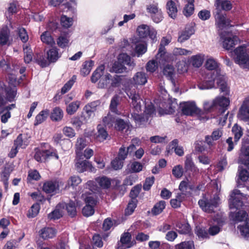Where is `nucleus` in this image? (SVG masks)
Listing matches in <instances>:
<instances>
[{
    "label": "nucleus",
    "instance_id": "39",
    "mask_svg": "<svg viewBox=\"0 0 249 249\" xmlns=\"http://www.w3.org/2000/svg\"><path fill=\"white\" fill-rule=\"evenodd\" d=\"M49 114V111L48 109L43 110L40 111L36 117L34 124L37 125L46 120Z\"/></svg>",
    "mask_w": 249,
    "mask_h": 249
},
{
    "label": "nucleus",
    "instance_id": "28",
    "mask_svg": "<svg viewBox=\"0 0 249 249\" xmlns=\"http://www.w3.org/2000/svg\"><path fill=\"white\" fill-rule=\"evenodd\" d=\"M9 31L7 27H3L0 31V45H9Z\"/></svg>",
    "mask_w": 249,
    "mask_h": 249
},
{
    "label": "nucleus",
    "instance_id": "49",
    "mask_svg": "<svg viewBox=\"0 0 249 249\" xmlns=\"http://www.w3.org/2000/svg\"><path fill=\"white\" fill-rule=\"evenodd\" d=\"M24 53V60L26 63H29L33 59V53L31 49L28 46H23Z\"/></svg>",
    "mask_w": 249,
    "mask_h": 249
},
{
    "label": "nucleus",
    "instance_id": "33",
    "mask_svg": "<svg viewBox=\"0 0 249 249\" xmlns=\"http://www.w3.org/2000/svg\"><path fill=\"white\" fill-rule=\"evenodd\" d=\"M58 49L56 48H52L47 52L48 59L51 63L56 62L60 57L61 54L58 53Z\"/></svg>",
    "mask_w": 249,
    "mask_h": 249
},
{
    "label": "nucleus",
    "instance_id": "64",
    "mask_svg": "<svg viewBox=\"0 0 249 249\" xmlns=\"http://www.w3.org/2000/svg\"><path fill=\"white\" fill-rule=\"evenodd\" d=\"M163 73L164 75L171 79L175 73V69L171 65H167L163 69Z\"/></svg>",
    "mask_w": 249,
    "mask_h": 249
},
{
    "label": "nucleus",
    "instance_id": "45",
    "mask_svg": "<svg viewBox=\"0 0 249 249\" xmlns=\"http://www.w3.org/2000/svg\"><path fill=\"white\" fill-rule=\"evenodd\" d=\"M41 41L49 45L52 46L55 44V41L50 33L48 32H44L41 36Z\"/></svg>",
    "mask_w": 249,
    "mask_h": 249
},
{
    "label": "nucleus",
    "instance_id": "22",
    "mask_svg": "<svg viewBox=\"0 0 249 249\" xmlns=\"http://www.w3.org/2000/svg\"><path fill=\"white\" fill-rule=\"evenodd\" d=\"M217 84L221 92H223L224 95L229 96L230 89L226 83L225 78L221 74L217 76Z\"/></svg>",
    "mask_w": 249,
    "mask_h": 249
},
{
    "label": "nucleus",
    "instance_id": "36",
    "mask_svg": "<svg viewBox=\"0 0 249 249\" xmlns=\"http://www.w3.org/2000/svg\"><path fill=\"white\" fill-rule=\"evenodd\" d=\"M105 66L101 65L99 66L93 72L91 77V81L92 83L96 82L98 79H100L104 74Z\"/></svg>",
    "mask_w": 249,
    "mask_h": 249
},
{
    "label": "nucleus",
    "instance_id": "26",
    "mask_svg": "<svg viewBox=\"0 0 249 249\" xmlns=\"http://www.w3.org/2000/svg\"><path fill=\"white\" fill-rule=\"evenodd\" d=\"M215 6L217 12H219L221 10L224 11H230L232 7L231 2L228 0H216Z\"/></svg>",
    "mask_w": 249,
    "mask_h": 249
},
{
    "label": "nucleus",
    "instance_id": "27",
    "mask_svg": "<svg viewBox=\"0 0 249 249\" xmlns=\"http://www.w3.org/2000/svg\"><path fill=\"white\" fill-rule=\"evenodd\" d=\"M118 59L120 62L124 66L126 65L132 69L135 66V63L131 59L130 56L125 53H122L119 55Z\"/></svg>",
    "mask_w": 249,
    "mask_h": 249
},
{
    "label": "nucleus",
    "instance_id": "54",
    "mask_svg": "<svg viewBox=\"0 0 249 249\" xmlns=\"http://www.w3.org/2000/svg\"><path fill=\"white\" fill-rule=\"evenodd\" d=\"M232 132L234 136L235 142H237L243 135L242 128L236 124L232 127Z\"/></svg>",
    "mask_w": 249,
    "mask_h": 249
},
{
    "label": "nucleus",
    "instance_id": "40",
    "mask_svg": "<svg viewBox=\"0 0 249 249\" xmlns=\"http://www.w3.org/2000/svg\"><path fill=\"white\" fill-rule=\"evenodd\" d=\"M111 75L106 73L101 77L98 83V87L101 89L107 88L110 83Z\"/></svg>",
    "mask_w": 249,
    "mask_h": 249
},
{
    "label": "nucleus",
    "instance_id": "12",
    "mask_svg": "<svg viewBox=\"0 0 249 249\" xmlns=\"http://www.w3.org/2000/svg\"><path fill=\"white\" fill-rule=\"evenodd\" d=\"M221 38L223 40V46L227 50L231 49L239 41L238 37L231 33H228L226 36L221 34Z\"/></svg>",
    "mask_w": 249,
    "mask_h": 249
},
{
    "label": "nucleus",
    "instance_id": "61",
    "mask_svg": "<svg viewBox=\"0 0 249 249\" xmlns=\"http://www.w3.org/2000/svg\"><path fill=\"white\" fill-rule=\"evenodd\" d=\"M129 151L131 152V150L128 149V147L126 148L124 145L122 146L119 149L117 158L124 161L126 159Z\"/></svg>",
    "mask_w": 249,
    "mask_h": 249
},
{
    "label": "nucleus",
    "instance_id": "13",
    "mask_svg": "<svg viewBox=\"0 0 249 249\" xmlns=\"http://www.w3.org/2000/svg\"><path fill=\"white\" fill-rule=\"evenodd\" d=\"M182 113L185 115H193L198 112V109L194 102H185L180 104Z\"/></svg>",
    "mask_w": 249,
    "mask_h": 249
},
{
    "label": "nucleus",
    "instance_id": "25",
    "mask_svg": "<svg viewBox=\"0 0 249 249\" xmlns=\"http://www.w3.org/2000/svg\"><path fill=\"white\" fill-rule=\"evenodd\" d=\"M205 56L203 53H198L196 55L192 56L189 60L194 67L199 68L201 67L204 62Z\"/></svg>",
    "mask_w": 249,
    "mask_h": 249
},
{
    "label": "nucleus",
    "instance_id": "29",
    "mask_svg": "<svg viewBox=\"0 0 249 249\" xmlns=\"http://www.w3.org/2000/svg\"><path fill=\"white\" fill-rule=\"evenodd\" d=\"M166 7L169 16L173 18H175L178 12V9L175 2L173 0L168 1L166 3Z\"/></svg>",
    "mask_w": 249,
    "mask_h": 249
},
{
    "label": "nucleus",
    "instance_id": "11",
    "mask_svg": "<svg viewBox=\"0 0 249 249\" xmlns=\"http://www.w3.org/2000/svg\"><path fill=\"white\" fill-rule=\"evenodd\" d=\"M230 103L229 96L220 95L214 99V104L215 108L221 110L222 113H224L227 109Z\"/></svg>",
    "mask_w": 249,
    "mask_h": 249
},
{
    "label": "nucleus",
    "instance_id": "37",
    "mask_svg": "<svg viewBox=\"0 0 249 249\" xmlns=\"http://www.w3.org/2000/svg\"><path fill=\"white\" fill-rule=\"evenodd\" d=\"M69 36L67 35L61 34L57 39V44L61 48H65L70 45Z\"/></svg>",
    "mask_w": 249,
    "mask_h": 249
},
{
    "label": "nucleus",
    "instance_id": "18",
    "mask_svg": "<svg viewBox=\"0 0 249 249\" xmlns=\"http://www.w3.org/2000/svg\"><path fill=\"white\" fill-rule=\"evenodd\" d=\"M43 190L48 194H56L59 192V183L56 181H48L45 182L43 186Z\"/></svg>",
    "mask_w": 249,
    "mask_h": 249
},
{
    "label": "nucleus",
    "instance_id": "62",
    "mask_svg": "<svg viewBox=\"0 0 249 249\" xmlns=\"http://www.w3.org/2000/svg\"><path fill=\"white\" fill-rule=\"evenodd\" d=\"M76 80V76H73L72 78L69 80L62 87L61 89V92L65 94L72 87L75 81Z\"/></svg>",
    "mask_w": 249,
    "mask_h": 249
},
{
    "label": "nucleus",
    "instance_id": "3",
    "mask_svg": "<svg viewBox=\"0 0 249 249\" xmlns=\"http://www.w3.org/2000/svg\"><path fill=\"white\" fill-rule=\"evenodd\" d=\"M246 199V196L243 195L238 190H234L231 193L229 199V207L231 210L230 217L233 221L239 222L246 218L247 214L246 212L240 211L235 213L234 211L240 209Z\"/></svg>",
    "mask_w": 249,
    "mask_h": 249
},
{
    "label": "nucleus",
    "instance_id": "48",
    "mask_svg": "<svg viewBox=\"0 0 249 249\" xmlns=\"http://www.w3.org/2000/svg\"><path fill=\"white\" fill-rule=\"evenodd\" d=\"M195 233L200 240L209 238V232H208L204 228L196 227L195 230Z\"/></svg>",
    "mask_w": 249,
    "mask_h": 249
},
{
    "label": "nucleus",
    "instance_id": "1",
    "mask_svg": "<svg viewBox=\"0 0 249 249\" xmlns=\"http://www.w3.org/2000/svg\"><path fill=\"white\" fill-rule=\"evenodd\" d=\"M127 94L132 100L131 104L134 108V111L132 113V118L139 125L143 124L148 121L149 117H152L154 114L155 109L153 105L151 103L146 104L145 109L142 116L139 112L141 111L142 106L144 104L143 101L135 92L130 91Z\"/></svg>",
    "mask_w": 249,
    "mask_h": 249
},
{
    "label": "nucleus",
    "instance_id": "2",
    "mask_svg": "<svg viewBox=\"0 0 249 249\" xmlns=\"http://www.w3.org/2000/svg\"><path fill=\"white\" fill-rule=\"evenodd\" d=\"M205 67L207 71L202 73L203 80L199 82L197 85L198 88L201 90L213 88L214 81L217 76L220 74V71L218 69V63L213 58H208Z\"/></svg>",
    "mask_w": 249,
    "mask_h": 249
},
{
    "label": "nucleus",
    "instance_id": "53",
    "mask_svg": "<svg viewBox=\"0 0 249 249\" xmlns=\"http://www.w3.org/2000/svg\"><path fill=\"white\" fill-rule=\"evenodd\" d=\"M116 119L110 113L103 118V122L104 125L108 127H112L115 122Z\"/></svg>",
    "mask_w": 249,
    "mask_h": 249
},
{
    "label": "nucleus",
    "instance_id": "32",
    "mask_svg": "<svg viewBox=\"0 0 249 249\" xmlns=\"http://www.w3.org/2000/svg\"><path fill=\"white\" fill-rule=\"evenodd\" d=\"M121 102V98L118 95H115L111 98L109 105L110 110L117 114H119L120 112L118 110V107Z\"/></svg>",
    "mask_w": 249,
    "mask_h": 249
},
{
    "label": "nucleus",
    "instance_id": "42",
    "mask_svg": "<svg viewBox=\"0 0 249 249\" xmlns=\"http://www.w3.org/2000/svg\"><path fill=\"white\" fill-rule=\"evenodd\" d=\"M80 104L81 102L79 101H75L68 104L66 108L68 114L72 115L75 113L79 107Z\"/></svg>",
    "mask_w": 249,
    "mask_h": 249
},
{
    "label": "nucleus",
    "instance_id": "44",
    "mask_svg": "<svg viewBox=\"0 0 249 249\" xmlns=\"http://www.w3.org/2000/svg\"><path fill=\"white\" fill-rule=\"evenodd\" d=\"M147 51V47L144 42H138L135 47V52L138 57L144 54Z\"/></svg>",
    "mask_w": 249,
    "mask_h": 249
},
{
    "label": "nucleus",
    "instance_id": "50",
    "mask_svg": "<svg viewBox=\"0 0 249 249\" xmlns=\"http://www.w3.org/2000/svg\"><path fill=\"white\" fill-rule=\"evenodd\" d=\"M40 207L38 203L33 204L29 210L27 216L29 218H33L36 217L39 213Z\"/></svg>",
    "mask_w": 249,
    "mask_h": 249
},
{
    "label": "nucleus",
    "instance_id": "20",
    "mask_svg": "<svg viewBox=\"0 0 249 249\" xmlns=\"http://www.w3.org/2000/svg\"><path fill=\"white\" fill-rule=\"evenodd\" d=\"M178 140L175 139L169 144L167 148L166 152L167 154H170L173 149H174L175 153L179 156H182L184 154V150L182 146L178 145Z\"/></svg>",
    "mask_w": 249,
    "mask_h": 249
},
{
    "label": "nucleus",
    "instance_id": "60",
    "mask_svg": "<svg viewBox=\"0 0 249 249\" xmlns=\"http://www.w3.org/2000/svg\"><path fill=\"white\" fill-rule=\"evenodd\" d=\"M240 232L245 237H249V219L246 221L244 225H239L238 227Z\"/></svg>",
    "mask_w": 249,
    "mask_h": 249
},
{
    "label": "nucleus",
    "instance_id": "8",
    "mask_svg": "<svg viewBox=\"0 0 249 249\" xmlns=\"http://www.w3.org/2000/svg\"><path fill=\"white\" fill-rule=\"evenodd\" d=\"M35 160L38 162H44L47 160L54 158L56 160L59 158L56 151L53 148L49 149H38L36 151L34 156Z\"/></svg>",
    "mask_w": 249,
    "mask_h": 249
},
{
    "label": "nucleus",
    "instance_id": "56",
    "mask_svg": "<svg viewBox=\"0 0 249 249\" xmlns=\"http://www.w3.org/2000/svg\"><path fill=\"white\" fill-rule=\"evenodd\" d=\"M7 100L9 101H12L16 95V89L15 87H7L5 89Z\"/></svg>",
    "mask_w": 249,
    "mask_h": 249
},
{
    "label": "nucleus",
    "instance_id": "7",
    "mask_svg": "<svg viewBox=\"0 0 249 249\" xmlns=\"http://www.w3.org/2000/svg\"><path fill=\"white\" fill-rule=\"evenodd\" d=\"M82 197L86 203L82 210L83 214L86 216L92 215L94 212L93 207L96 204L97 196L90 194L88 191H84Z\"/></svg>",
    "mask_w": 249,
    "mask_h": 249
},
{
    "label": "nucleus",
    "instance_id": "59",
    "mask_svg": "<svg viewBox=\"0 0 249 249\" xmlns=\"http://www.w3.org/2000/svg\"><path fill=\"white\" fill-rule=\"evenodd\" d=\"M137 206V200L136 199H132L128 204L127 207L125 210L126 215H130L134 211Z\"/></svg>",
    "mask_w": 249,
    "mask_h": 249
},
{
    "label": "nucleus",
    "instance_id": "19",
    "mask_svg": "<svg viewBox=\"0 0 249 249\" xmlns=\"http://www.w3.org/2000/svg\"><path fill=\"white\" fill-rule=\"evenodd\" d=\"M238 162L244 165L249 169V146H243L241 148Z\"/></svg>",
    "mask_w": 249,
    "mask_h": 249
},
{
    "label": "nucleus",
    "instance_id": "63",
    "mask_svg": "<svg viewBox=\"0 0 249 249\" xmlns=\"http://www.w3.org/2000/svg\"><path fill=\"white\" fill-rule=\"evenodd\" d=\"M128 127V124L121 119H117L115 122V128L116 129L122 131L123 129Z\"/></svg>",
    "mask_w": 249,
    "mask_h": 249
},
{
    "label": "nucleus",
    "instance_id": "16",
    "mask_svg": "<svg viewBox=\"0 0 249 249\" xmlns=\"http://www.w3.org/2000/svg\"><path fill=\"white\" fill-rule=\"evenodd\" d=\"M147 82V74L143 71L137 72L133 76L132 83L134 86H143Z\"/></svg>",
    "mask_w": 249,
    "mask_h": 249
},
{
    "label": "nucleus",
    "instance_id": "14",
    "mask_svg": "<svg viewBox=\"0 0 249 249\" xmlns=\"http://www.w3.org/2000/svg\"><path fill=\"white\" fill-rule=\"evenodd\" d=\"M238 118L245 122L249 120V98H247L243 102L239 108L238 114Z\"/></svg>",
    "mask_w": 249,
    "mask_h": 249
},
{
    "label": "nucleus",
    "instance_id": "41",
    "mask_svg": "<svg viewBox=\"0 0 249 249\" xmlns=\"http://www.w3.org/2000/svg\"><path fill=\"white\" fill-rule=\"evenodd\" d=\"M63 117V111L59 107L54 108L51 114V118L53 121H59Z\"/></svg>",
    "mask_w": 249,
    "mask_h": 249
},
{
    "label": "nucleus",
    "instance_id": "4",
    "mask_svg": "<svg viewBox=\"0 0 249 249\" xmlns=\"http://www.w3.org/2000/svg\"><path fill=\"white\" fill-rule=\"evenodd\" d=\"M232 55L236 64L241 68L249 70V41L236 48Z\"/></svg>",
    "mask_w": 249,
    "mask_h": 249
},
{
    "label": "nucleus",
    "instance_id": "34",
    "mask_svg": "<svg viewBox=\"0 0 249 249\" xmlns=\"http://www.w3.org/2000/svg\"><path fill=\"white\" fill-rule=\"evenodd\" d=\"M194 33V29L193 27L186 28L185 30L179 35L178 41L182 43L188 39Z\"/></svg>",
    "mask_w": 249,
    "mask_h": 249
},
{
    "label": "nucleus",
    "instance_id": "21",
    "mask_svg": "<svg viewBox=\"0 0 249 249\" xmlns=\"http://www.w3.org/2000/svg\"><path fill=\"white\" fill-rule=\"evenodd\" d=\"M215 23L217 27L220 30L223 29L230 25V21L225 16L220 14L219 12H217L215 15Z\"/></svg>",
    "mask_w": 249,
    "mask_h": 249
},
{
    "label": "nucleus",
    "instance_id": "43",
    "mask_svg": "<svg viewBox=\"0 0 249 249\" xmlns=\"http://www.w3.org/2000/svg\"><path fill=\"white\" fill-rule=\"evenodd\" d=\"M126 71V68L118 60L113 64L110 70V71L115 73H123Z\"/></svg>",
    "mask_w": 249,
    "mask_h": 249
},
{
    "label": "nucleus",
    "instance_id": "46",
    "mask_svg": "<svg viewBox=\"0 0 249 249\" xmlns=\"http://www.w3.org/2000/svg\"><path fill=\"white\" fill-rule=\"evenodd\" d=\"M87 145L86 139L83 137H78L75 144L76 152L78 154V152L82 151Z\"/></svg>",
    "mask_w": 249,
    "mask_h": 249
},
{
    "label": "nucleus",
    "instance_id": "9",
    "mask_svg": "<svg viewBox=\"0 0 249 249\" xmlns=\"http://www.w3.org/2000/svg\"><path fill=\"white\" fill-rule=\"evenodd\" d=\"M146 10L151 15L155 22L158 23L162 20V13L161 9L159 8L158 3H152L147 5Z\"/></svg>",
    "mask_w": 249,
    "mask_h": 249
},
{
    "label": "nucleus",
    "instance_id": "15",
    "mask_svg": "<svg viewBox=\"0 0 249 249\" xmlns=\"http://www.w3.org/2000/svg\"><path fill=\"white\" fill-rule=\"evenodd\" d=\"M75 167L77 171L79 173H83L87 170H89L90 172H94L95 170L89 161L81 159H77L76 160Z\"/></svg>",
    "mask_w": 249,
    "mask_h": 249
},
{
    "label": "nucleus",
    "instance_id": "57",
    "mask_svg": "<svg viewBox=\"0 0 249 249\" xmlns=\"http://www.w3.org/2000/svg\"><path fill=\"white\" fill-rule=\"evenodd\" d=\"M194 3H187L185 5L183 10V14L186 17L191 16L194 12Z\"/></svg>",
    "mask_w": 249,
    "mask_h": 249
},
{
    "label": "nucleus",
    "instance_id": "47",
    "mask_svg": "<svg viewBox=\"0 0 249 249\" xmlns=\"http://www.w3.org/2000/svg\"><path fill=\"white\" fill-rule=\"evenodd\" d=\"M166 206L165 202L161 200L156 203L154 206L152 212L155 215H158L160 213Z\"/></svg>",
    "mask_w": 249,
    "mask_h": 249
},
{
    "label": "nucleus",
    "instance_id": "35",
    "mask_svg": "<svg viewBox=\"0 0 249 249\" xmlns=\"http://www.w3.org/2000/svg\"><path fill=\"white\" fill-rule=\"evenodd\" d=\"M249 178V173L245 169L239 166L238 168V178L237 179V183L241 185V182H246Z\"/></svg>",
    "mask_w": 249,
    "mask_h": 249
},
{
    "label": "nucleus",
    "instance_id": "52",
    "mask_svg": "<svg viewBox=\"0 0 249 249\" xmlns=\"http://www.w3.org/2000/svg\"><path fill=\"white\" fill-rule=\"evenodd\" d=\"M150 27L145 24H142L138 26L137 32L141 37H145L148 36Z\"/></svg>",
    "mask_w": 249,
    "mask_h": 249
},
{
    "label": "nucleus",
    "instance_id": "38",
    "mask_svg": "<svg viewBox=\"0 0 249 249\" xmlns=\"http://www.w3.org/2000/svg\"><path fill=\"white\" fill-rule=\"evenodd\" d=\"M175 249H196L193 240L184 241L175 246Z\"/></svg>",
    "mask_w": 249,
    "mask_h": 249
},
{
    "label": "nucleus",
    "instance_id": "17",
    "mask_svg": "<svg viewBox=\"0 0 249 249\" xmlns=\"http://www.w3.org/2000/svg\"><path fill=\"white\" fill-rule=\"evenodd\" d=\"M120 243L122 244L121 246L127 249L133 247L136 244L135 240H132L131 234L129 232H125L122 234L120 238Z\"/></svg>",
    "mask_w": 249,
    "mask_h": 249
},
{
    "label": "nucleus",
    "instance_id": "24",
    "mask_svg": "<svg viewBox=\"0 0 249 249\" xmlns=\"http://www.w3.org/2000/svg\"><path fill=\"white\" fill-rule=\"evenodd\" d=\"M65 203H59L56 207L55 209L48 214V217L50 219H57L62 216L63 210L65 209Z\"/></svg>",
    "mask_w": 249,
    "mask_h": 249
},
{
    "label": "nucleus",
    "instance_id": "30",
    "mask_svg": "<svg viewBox=\"0 0 249 249\" xmlns=\"http://www.w3.org/2000/svg\"><path fill=\"white\" fill-rule=\"evenodd\" d=\"M56 233V231L50 227H46L41 230L40 235L41 237L44 239L52 238L54 237Z\"/></svg>",
    "mask_w": 249,
    "mask_h": 249
},
{
    "label": "nucleus",
    "instance_id": "58",
    "mask_svg": "<svg viewBox=\"0 0 249 249\" xmlns=\"http://www.w3.org/2000/svg\"><path fill=\"white\" fill-rule=\"evenodd\" d=\"M65 208H66L70 216L73 217L75 215L76 213V210L75 203L73 202L70 201L67 204L65 203Z\"/></svg>",
    "mask_w": 249,
    "mask_h": 249
},
{
    "label": "nucleus",
    "instance_id": "5",
    "mask_svg": "<svg viewBox=\"0 0 249 249\" xmlns=\"http://www.w3.org/2000/svg\"><path fill=\"white\" fill-rule=\"evenodd\" d=\"M111 181L106 177H98L95 181L89 180L85 185L86 190L91 194L97 196V194L100 192L101 189H106L110 187Z\"/></svg>",
    "mask_w": 249,
    "mask_h": 249
},
{
    "label": "nucleus",
    "instance_id": "6",
    "mask_svg": "<svg viewBox=\"0 0 249 249\" xmlns=\"http://www.w3.org/2000/svg\"><path fill=\"white\" fill-rule=\"evenodd\" d=\"M219 203L220 199L217 195H214L212 196L208 194L204 195L198 201L199 207L204 212L208 213L213 212Z\"/></svg>",
    "mask_w": 249,
    "mask_h": 249
},
{
    "label": "nucleus",
    "instance_id": "51",
    "mask_svg": "<svg viewBox=\"0 0 249 249\" xmlns=\"http://www.w3.org/2000/svg\"><path fill=\"white\" fill-rule=\"evenodd\" d=\"M171 41L170 37H164L162 38L160 44V47L159 49V52L158 53H161L162 56H164L165 58H166V54L164 51L165 48L164 46L168 45Z\"/></svg>",
    "mask_w": 249,
    "mask_h": 249
},
{
    "label": "nucleus",
    "instance_id": "23",
    "mask_svg": "<svg viewBox=\"0 0 249 249\" xmlns=\"http://www.w3.org/2000/svg\"><path fill=\"white\" fill-rule=\"evenodd\" d=\"M223 226V221L222 220H213V223L210 225L208 230L210 235L214 236L218 234L221 230Z\"/></svg>",
    "mask_w": 249,
    "mask_h": 249
},
{
    "label": "nucleus",
    "instance_id": "10",
    "mask_svg": "<svg viewBox=\"0 0 249 249\" xmlns=\"http://www.w3.org/2000/svg\"><path fill=\"white\" fill-rule=\"evenodd\" d=\"M164 56H162V53H158L155 59L149 60L146 64V70L147 71L150 72H155L158 68L159 66L163 64L164 62L166 61Z\"/></svg>",
    "mask_w": 249,
    "mask_h": 249
},
{
    "label": "nucleus",
    "instance_id": "31",
    "mask_svg": "<svg viewBox=\"0 0 249 249\" xmlns=\"http://www.w3.org/2000/svg\"><path fill=\"white\" fill-rule=\"evenodd\" d=\"M97 132L95 135V139L100 142H102L107 138L108 133L105 128L100 124L97 126Z\"/></svg>",
    "mask_w": 249,
    "mask_h": 249
},
{
    "label": "nucleus",
    "instance_id": "55",
    "mask_svg": "<svg viewBox=\"0 0 249 249\" xmlns=\"http://www.w3.org/2000/svg\"><path fill=\"white\" fill-rule=\"evenodd\" d=\"M93 65L94 62L93 61L90 60L86 62L81 71L82 74L84 76L88 75L90 72Z\"/></svg>",
    "mask_w": 249,
    "mask_h": 249
}]
</instances>
